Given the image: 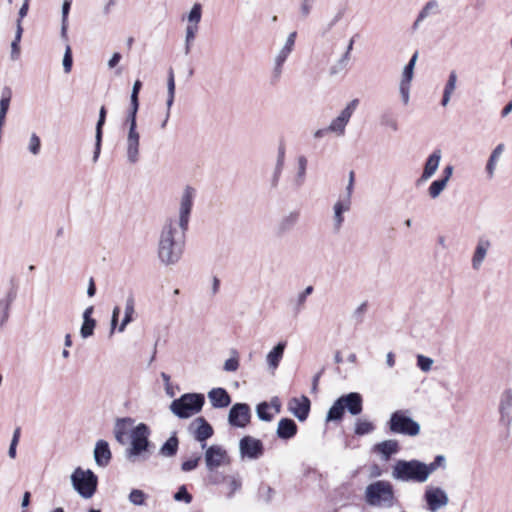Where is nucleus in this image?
Returning <instances> with one entry per match:
<instances>
[{"label": "nucleus", "mask_w": 512, "mask_h": 512, "mask_svg": "<svg viewBox=\"0 0 512 512\" xmlns=\"http://www.w3.org/2000/svg\"><path fill=\"white\" fill-rule=\"evenodd\" d=\"M196 195L194 187L185 186L179 198L177 219L167 218L161 228L157 253L160 262L165 266L177 264L183 255L185 235L189 229Z\"/></svg>", "instance_id": "obj_1"}, {"label": "nucleus", "mask_w": 512, "mask_h": 512, "mask_svg": "<svg viewBox=\"0 0 512 512\" xmlns=\"http://www.w3.org/2000/svg\"><path fill=\"white\" fill-rule=\"evenodd\" d=\"M365 501L370 506L387 509L399 504L393 485L384 480L375 481L366 487Z\"/></svg>", "instance_id": "obj_2"}, {"label": "nucleus", "mask_w": 512, "mask_h": 512, "mask_svg": "<svg viewBox=\"0 0 512 512\" xmlns=\"http://www.w3.org/2000/svg\"><path fill=\"white\" fill-rule=\"evenodd\" d=\"M150 429L145 423H139L130 433V447L126 450V457L131 462L145 461L150 456L151 443L149 441Z\"/></svg>", "instance_id": "obj_3"}, {"label": "nucleus", "mask_w": 512, "mask_h": 512, "mask_svg": "<svg viewBox=\"0 0 512 512\" xmlns=\"http://www.w3.org/2000/svg\"><path fill=\"white\" fill-rule=\"evenodd\" d=\"M392 477L402 482L424 483L427 481L426 464L413 460H398L392 469Z\"/></svg>", "instance_id": "obj_4"}, {"label": "nucleus", "mask_w": 512, "mask_h": 512, "mask_svg": "<svg viewBox=\"0 0 512 512\" xmlns=\"http://www.w3.org/2000/svg\"><path fill=\"white\" fill-rule=\"evenodd\" d=\"M205 404L201 393H185L170 404L171 412L180 419H187L199 413Z\"/></svg>", "instance_id": "obj_5"}, {"label": "nucleus", "mask_w": 512, "mask_h": 512, "mask_svg": "<svg viewBox=\"0 0 512 512\" xmlns=\"http://www.w3.org/2000/svg\"><path fill=\"white\" fill-rule=\"evenodd\" d=\"M408 413L407 410H397L391 414L387 422L391 433L411 437L420 433V424L413 420Z\"/></svg>", "instance_id": "obj_6"}, {"label": "nucleus", "mask_w": 512, "mask_h": 512, "mask_svg": "<svg viewBox=\"0 0 512 512\" xmlns=\"http://www.w3.org/2000/svg\"><path fill=\"white\" fill-rule=\"evenodd\" d=\"M71 482L81 497L89 499L97 490L98 478L92 470L77 467L71 475Z\"/></svg>", "instance_id": "obj_7"}, {"label": "nucleus", "mask_w": 512, "mask_h": 512, "mask_svg": "<svg viewBox=\"0 0 512 512\" xmlns=\"http://www.w3.org/2000/svg\"><path fill=\"white\" fill-rule=\"evenodd\" d=\"M204 460L206 469L210 472H216L221 466H227L231 464V457L227 450L221 445H211L205 450Z\"/></svg>", "instance_id": "obj_8"}, {"label": "nucleus", "mask_w": 512, "mask_h": 512, "mask_svg": "<svg viewBox=\"0 0 512 512\" xmlns=\"http://www.w3.org/2000/svg\"><path fill=\"white\" fill-rule=\"evenodd\" d=\"M297 37V32L293 31L291 32L283 47L280 49V51L277 53V55L274 58L273 61V69H272V81L278 82L282 76L283 73V67L284 63L286 62L289 55L292 53L294 46H295V40Z\"/></svg>", "instance_id": "obj_9"}, {"label": "nucleus", "mask_w": 512, "mask_h": 512, "mask_svg": "<svg viewBox=\"0 0 512 512\" xmlns=\"http://www.w3.org/2000/svg\"><path fill=\"white\" fill-rule=\"evenodd\" d=\"M358 104L359 100L353 99L346 105L340 114L329 124L328 130H330V133H335L337 136H343L345 134L346 126L349 123L350 118L355 112Z\"/></svg>", "instance_id": "obj_10"}, {"label": "nucleus", "mask_w": 512, "mask_h": 512, "mask_svg": "<svg viewBox=\"0 0 512 512\" xmlns=\"http://www.w3.org/2000/svg\"><path fill=\"white\" fill-rule=\"evenodd\" d=\"M239 451L242 459L256 460L263 456L264 445L259 439L244 436L239 441Z\"/></svg>", "instance_id": "obj_11"}, {"label": "nucleus", "mask_w": 512, "mask_h": 512, "mask_svg": "<svg viewBox=\"0 0 512 512\" xmlns=\"http://www.w3.org/2000/svg\"><path fill=\"white\" fill-rule=\"evenodd\" d=\"M190 434L194 439L201 443V447L206 448L207 439L213 436L214 430L204 417H197L188 427Z\"/></svg>", "instance_id": "obj_12"}, {"label": "nucleus", "mask_w": 512, "mask_h": 512, "mask_svg": "<svg viewBox=\"0 0 512 512\" xmlns=\"http://www.w3.org/2000/svg\"><path fill=\"white\" fill-rule=\"evenodd\" d=\"M424 499L427 503V508L431 512H436L445 507L449 498L447 493L440 487L428 486L424 493Z\"/></svg>", "instance_id": "obj_13"}, {"label": "nucleus", "mask_w": 512, "mask_h": 512, "mask_svg": "<svg viewBox=\"0 0 512 512\" xmlns=\"http://www.w3.org/2000/svg\"><path fill=\"white\" fill-rule=\"evenodd\" d=\"M251 419V410L246 403H235L229 411L228 422L233 427L244 428Z\"/></svg>", "instance_id": "obj_14"}, {"label": "nucleus", "mask_w": 512, "mask_h": 512, "mask_svg": "<svg viewBox=\"0 0 512 512\" xmlns=\"http://www.w3.org/2000/svg\"><path fill=\"white\" fill-rule=\"evenodd\" d=\"M125 148L128 163L136 164L140 158V133L138 130H128Z\"/></svg>", "instance_id": "obj_15"}, {"label": "nucleus", "mask_w": 512, "mask_h": 512, "mask_svg": "<svg viewBox=\"0 0 512 512\" xmlns=\"http://www.w3.org/2000/svg\"><path fill=\"white\" fill-rule=\"evenodd\" d=\"M311 402L305 395L301 397H293L288 402V410L299 421L303 422L308 418L310 412Z\"/></svg>", "instance_id": "obj_16"}, {"label": "nucleus", "mask_w": 512, "mask_h": 512, "mask_svg": "<svg viewBox=\"0 0 512 512\" xmlns=\"http://www.w3.org/2000/svg\"><path fill=\"white\" fill-rule=\"evenodd\" d=\"M300 219L299 211H290L288 214L283 215L275 226V234L278 237H283L290 233L297 225Z\"/></svg>", "instance_id": "obj_17"}, {"label": "nucleus", "mask_w": 512, "mask_h": 512, "mask_svg": "<svg viewBox=\"0 0 512 512\" xmlns=\"http://www.w3.org/2000/svg\"><path fill=\"white\" fill-rule=\"evenodd\" d=\"M442 158V152L440 149H435L426 159L423 172L417 183H423L429 180L437 171L440 161Z\"/></svg>", "instance_id": "obj_18"}, {"label": "nucleus", "mask_w": 512, "mask_h": 512, "mask_svg": "<svg viewBox=\"0 0 512 512\" xmlns=\"http://www.w3.org/2000/svg\"><path fill=\"white\" fill-rule=\"evenodd\" d=\"M17 297V287H12L7 291L4 297L0 299V328L5 325L10 316V309Z\"/></svg>", "instance_id": "obj_19"}, {"label": "nucleus", "mask_w": 512, "mask_h": 512, "mask_svg": "<svg viewBox=\"0 0 512 512\" xmlns=\"http://www.w3.org/2000/svg\"><path fill=\"white\" fill-rule=\"evenodd\" d=\"M341 404L344 409L351 415H359L363 409V399L362 396L357 392H350L346 395L339 397Z\"/></svg>", "instance_id": "obj_20"}, {"label": "nucleus", "mask_w": 512, "mask_h": 512, "mask_svg": "<svg viewBox=\"0 0 512 512\" xmlns=\"http://www.w3.org/2000/svg\"><path fill=\"white\" fill-rule=\"evenodd\" d=\"M112 459L109 444L105 440H98L94 448V460L99 467H107Z\"/></svg>", "instance_id": "obj_21"}, {"label": "nucleus", "mask_w": 512, "mask_h": 512, "mask_svg": "<svg viewBox=\"0 0 512 512\" xmlns=\"http://www.w3.org/2000/svg\"><path fill=\"white\" fill-rule=\"evenodd\" d=\"M298 431V427L294 420L290 418H282L278 422L276 434L282 440L293 438Z\"/></svg>", "instance_id": "obj_22"}, {"label": "nucleus", "mask_w": 512, "mask_h": 512, "mask_svg": "<svg viewBox=\"0 0 512 512\" xmlns=\"http://www.w3.org/2000/svg\"><path fill=\"white\" fill-rule=\"evenodd\" d=\"M106 120V109L104 106L100 108L99 111V119L96 124V131H95V149L93 153V162L96 163L98 161V158L101 153V144H102V135H103V126L105 124Z\"/></svg>", "instance_id": "obj_23"}, {"label": "nucleus", "mask_w": 512, "mask_h": 512, "mask_svg": "<svg viewBox=\"0 0 512 512\" xmlns=\"http://www.w3.org/2000/svg\"><path fill=\"white\" fill-rule=\"evenodd\" d=\"M208 398L214 408H225L230 405L231 398L224 388H213L208 392Z\"/></svg>", "instance_id": "obj_24"}, {"label": "nucleus", "mask_w": 512, "mask_h": 512, "mask_svg": "<svg viewBox=\"0 0 512 512\" xmlns=\"http://www.w3.org/2000/svg\"><path fill=\"white\" fill-rule=\"evenodd\" d=\"M491 246V243L488 239L480 238L477 242L474 254L472 256V267L475 270H478L483 261L485 260V257L487 255V252Z\"/></svg>", "instance_id": "obj_25"}, {"label": "nucleus", "mask_w": 512, "mask_h": 512, "mask_svg": "<svg viewBox=\"0 0 512 512\" xmlns=\"http://www.w3.org/2000/svg\"><path fill=\"white\" fill-rule=\"evenodd\" d=\"M94 312V307H87L82 315L83 323L80 328V335L82 338L87 339L94 334V329L96 327V320L92 318V314Z\"/></svg>", "instance_id": "obj_26"}, {"label": "nucleus", "mask_w": 512, "mask_h": 512, "mask_svg": "<svg viewBox=\"0 0 512 512\" xmlns=\"http://www.w3.org/2000/svg\"><path fill=\"white\" fill-rule=\"evenodd\" d=\"M286 341L279 342L266 356L269 369L276 370L283 358L286 348Z\"/></svg>", "instance_id": "obj_27"}, {"label": "nucleus", "mask_w": 512, "mask_h": 512, "mask_svg": "<svg viewBox=\"0 0 512 512\" xmlns=\"http://www.w3.org/2000/svg\"><path fill=\"white\" fill-rule=\"evenodd\" d=\"M374 451L381 454L384 460H389L393 454L399 451V444L393 439L384 440L374 446Z\"/></svg>", "instance_id": "obj_28"}, {"label": "nucleus", "mask_w": 512, "mask_h": 512, "mask_svg": "<svg viewBox=\"0 0 512 512\" xmlns=\"http://www.w3.org/2000/svg\"><path fill=\"white\" fill-rule=\"evenodd\" d=\"M457 80H458V76H457L456 71L455 70L450 71V73L448 75L447 82L443 89V95H442V99H441V105L443 107H446L449 104L452 94L454 93V91L456 89Z\"/></svg>", "instance_id": "obj_29"}, {"label": "nucleus", "mask_w": 512, "mask_h": 512, "mask_svg": "<svg viewBox=\"0 0 512 512\" xmlns=\"http://www.w3.org/2000/svg\"><path fill=\"white\" fill-rule=\"evenodd\" d=\"M351 203L348 199H339L333 207L334 210V227L339 230L344 222L343 213L349 211Z\"/></svg>", "instance_id": "obj_30"}, {"label": "nucleus", "mask_w": 512, "mask_h": 512, "mask_svg": "<svg viewBox=\"0 0 512 512\" xmlns=\"http://www.w3.org/2000/svg\"><path fill=\"white\" fill-rule=\"evenodd\" d=\"M284 160H285V148H284V146L281 145L278 148L276 165H275L272 177L270 179V186L273 189L277 188V186L279 184V180H280L283 168H284Z\"/></svg>", "instance_id": "obj_31"}, {"label": "nucleus", "mask_w": 512, "mask_h": 512, "mask_svg": "<svg viewBox=\"0 0 512 512\" xmlns=\"http://www.w3.org/2000/svg\"><path fill=\"white\" fill-rule=\"evenodd\" d=\"M134 313H135V300L132 295H129L125 302L124 318L122 319V322L120 323V325L118 327L119 332H123L125 330L126 326L134 320V318H133Z\"/></svg>", "instance_id": "obj_32"}, {"label": "nucleus", "mask_w": 512, "mask_h": 512, "mask_svg": "<svg viewBox=\"0 0 512 512\" xmlns=\"http://www.w3.org/2000/svg\"><path fill=\"white\" fill-rule=\"evenodd\" d=\"M503 151H504V144H502V143L498 144L492 151V153L488 159L487 165H486V172H487L489 178H492L494 176L497 161L500 158Z\"/></svg>", "instance_id": "obj_33"}, {"label": "nucleus", "mask_w": 512, "mask_h": 512, "mask_svg": "<svg viewBox=\"0 0 512 512\" xmlns=\"http://www.w3.org/2000/svg\"><path fill=\"white\" fill-rule=\"evenodd\" d=\"M132 422L133 420L128 417L116 420L114 426V436L120 444L124 443V438L127 435V423L131 424Z\"/></svg>", "instance_id": "obj_34"}, {"label": "nucleus", "mask_w": 512, "mask_h": 512, "mask_svg": "<svg viewBox=\"0 0 512 512\" xmlns=\"http://www.w3.org/2000/svg\"><path fill=\"white\" fill-rule=\"evenodd\" d=\"M223 480L227 482L228 491L226 495L228 498H232L242 487V479L239 474L227 475V477H223Z\"/></svg>", "instance_id": "obj_35"}, {"label": "nucleus", "mask_w": 512, "mask_h": 512, "mask_svg": "<svg viewBox=\"0 0 512 512\" xmlns=\"http://www.w3.org/2000/svg\"><path fill=\"white\" fill-rule=\"evenodd\" d=\"M276 495V491L269 484L262 482L257 491V497L260 501L269 504Z\"/></svg>", "instance_id": "obj_36"}, {"label": "nucleus", "mask_w": 512, "mask_h": 512, "mask_svg": "<svg viewBox=\"0 0 512 512\" xmlns=\"http://www.w3.org/2000/svg\"><path fill=\"white\" fill-rule=\"evenodd\" d=\"M179 441L176 435H172L160 448V454L164 457H172L178 451Z\"/></svg>", "instance_id": "obj_37"}, {"label": "nucleus", "mask_w": 512, "mask_h": 512, "mask_svg": "<svg viewBox=\"0 0 512 512\" xmlns=\"http://www.w3.org/2000/svg\"><path fill=\"white\" fill-rule=\"evenodd\" d=\"M12 91L10 88L5 87L2 90L0 99V124L5 122L6 114L9 109Z\"/></svg>", "instance_id": "obj_38"}, {"label": "nucleus", "mask_w": 512, "mask_h": 512, "mask_svg": "<svg viewBox=\"0 0 512 512\" xmlns=\"http://www.w3.org/2000/svg\"><path fill=\"white\" fill-rule=\"evenodd\" d=\"M73 0H64L62 4V18H61V37L65 41L68 40V16Z\"/></svg>", "instance_id": "obj_39"}, {"label": "nucleus", "mask_w": 512, "mask_h": 512, "mask_svg": "<svg viewBox=\"0 0 512 512\" xmlns=\"http://www.w3.org/2000/svg\"><path fill=\"white\" fill-rule=\"evenodd\" d=\"M188 27H199V23L202 18V6L199 3H195L190 12L187 15Z\"/></svg>", "instance_id": "obj_40"}, {"label": "nucleus", "mask_w": 512, "mask_h": 512, "mask_svg": "<svg viewBox=\"0 0 512 512\" xmlns=\"http://www.w3.org/2000/svg\"><path fill=\"white\" fill-rule=\"evenodd\" d=\"M167 94L166 108L171 110L175 98V78L172 68H170L168 71Z\"/></svg>", "instance_id": "obj_41"}, {"label": "nucleus", "mask_w": 512, "mask_h": 512, "mask_svg": "<svg viewBox=\"0 0 512 512\" xmlns=\"http://www.w3.org/2000/svg\"><path fill=\"white\" fill-rule=\"evenodd\" d=\"M344 411L345 409L338 398L328 410L326 421H340L343 418Z\"/></svg>", "instance_id": "obj_42"}, {"label": "nucleus", "mask_w": 512, "mask_h": 512, "mask_svg": "<svg viewBox=\"0 0 512 512\" xmlns=\"http://www.w3.org/2000/svg\"><path fill=\"white\" fill-rule=\"evenodd\" d=\"M417 58H418V52H415L412 55L409 62L407 63V65L404 67L400 83L411 84V81L413 79V74H414V67H415Z\"/></svg>", "instance_id": "obj_43"}, {"label": "nucleus", "mask_w": 512, "mask_h": 512, "mask_svg": "<svg viewBox=\"0 0 512 512\" xmlns=\"http://www.w3.org/2000/svg\"><path fill=\"white\" fill-rule=\"evenodd\" d=\"M23 34V27L20 23L16 27L15 37L11 43V59L17 60L20 56V41Z\"/></svg>", "instance_id": "obj_44"}, {"label": "nucleus", "mask_w": 512, "mask_h": 512, "mask_svg": "<svg viewBox=\"0 0 512 512\" xmlns=\"http://www.w3.org/2000/svg\"><path fill=\"white\" fill-rule=\"evenodd\" d=\"M374 429L375 426L372 422L368 420L357 419L354 432L356 435L363 436L372 433Z\"/></svg>", "instance_id": "obj_45"}, {"label": "nucleus", "mask_w": 512, "mask_h": 512, "mask_svg": "<svg viewBox=\"0 0 512 512\" xmlns=\"http://www.w3.org/2000/svg\"><path fill=\"white\" fill-rule=\"evenodd\" d=\"M139 109V102H131L130 101V108L128 111L126 123L129 126L128 130H137V112Z\"/></svg>", "instance_id": "obj_46"}, {"label": "nucleus", "mask_w": 512, "mask_h": 512, "mask_svg": "<svg viewBox=\"0 0 512 512\" xmlns=\"http://www.w3.org/2000/svg\"><path fill=\"white\" fill-rule=\"evenodd\" d=\"M147 498L148 495L140 489H132L128 496L130 503L135 506L145 505Z\"/></svg>", "instance_id": "obj_47"}, {"label": "nucleus", "mask_w": 512, "mask_h": 512, "mask_svg": "<svg viewBox=\"0 0 512 512\" xmlns=\"http://www.w3.org/2000/svg\"><path fill=\"white\" fill-rule=\"evenodd\" d=\"M306 168H307V159L305 156L298 157V172L295 179V183L298 187L302 186L305 181L306 176Z\"/></svg>", "instance_id": "obj_48"}, {"label": "nucleus", "mask_w": 512, "mask_h": 512, "mask_svg": "<svg viewBox=\"0 0 512 512\" xmlns=\"http://www.w3.org/2000/svg\"><path fill=\"white\" fill-rule=\"evenodd\" d=\"M199 27H186L185 30V47L184 52L188 55L191 51V46L196 38Z\"/></svg>", "instance_id": "obj_49"}, {"label": "nucleus", "mask_w": 512, "mask_h": 512, "mask_svg": "<svg viewBox=\"0 0 512 512\" xmlns=\"http://www.w3.org/2000/svg\"><path fill=\"white\" fill-rule=\"evenodd\" d=\"M447 182L442 179H437L431 183L428 188V194L432 199H436L446 188Z\"/></svg>", "instance_id": "obj_50"}, {"label": "nucleus", "mask_w": 512, "mask_h": 512, "mask_svg": "<svg viewBox=\"0 0 512 512\" xmlns=\"http://www.w3.org/2000/svg\"><path fill=\"white\" fill-rule=\"evenodd\" d=\"M232 356L224 363L223 369L226 372H235L239 368V356L237 350L231 351Z\"/></svg>", "instance_id": "obj_51"}, {"label": "nucleus", "mask_w": 512, "mask_h": 512, "mask_svg": "<svg viewBox=\"0 0 512 512\" xmlns=\"http://www.w3.org/2000/svg\"><path fill=\"white\" fill-rule=\"evenodd\" d=\"M512 410V392L505 391L501 397L499 412H511Z\"/></svg>", "instance_id": "obj_52"}, {"label": "nucleus", "mask_w": 512, "mask_h": 512, "mask_svg": "<svg viewBox=\"0 0 512 512\" xmlns=\"http://www.w3.org/2000/svg\"><path fill=\"white\" fill-rule=\"evenodd\" d=\"M28 150L34 156H36V155H38L40 153V150H41V140H40L39 136L36 133H32L31 136H30L29 144H28Z\"/></svg>", "instance_id": "obj_53"}, {"label": "nucleus", "mask_w": 512, "mask_h": 512, "mask_svg": "<svg viewBox=\"0 0 512 512\" xmlns=\"http://www.w3.org/2000/svg\"><path fill=\"white\" fill-rule=\"evenodd\" d=\"M269 405L267 402H262L257 405L256 412L260 420L269 422L273 416L268 412Z\"/></svg>", "instance_id": "obj_54"}, {"label": "nucleus", "mask_w": 512, "mask_h": 512, "mask_svg": "<svg viewBox=\"0 0 512 512\" xmlns=\"http://www.w3.org/2000/svg\"><path fill=\"white\" fill-rule=\"evenodd\" d=\"M349 59L347 55H342V57L331 66L330 68V75H337L338 73L344 71L348 65Z\"/></svg>", "instance_id": "obj_55"}, {"label": "nucleus", "mask_w": 512, "mask_h": 512, "mask_svg": "<svg viewBox=\"0 0 512 512\" xmlns=\"http://www.w3.org/2000/svg\"><path fill=\"white\" fill-rule=\"evenodd\" d=\"M438 7V3L435 1V0H431L429 2L426 3V5L423 7V9L420 11L418 17H417V20L415 22V25L422 21L423 19H425L429 14L430 12L433 10V9H436Z\"/></svg>", "instance_id": "obj_56"}, {"label": "nucleus", "mask_w": 512, "mask_h": 512, "mask_svg": "<svg viewBox=\"0 0 512 512\" xmlns=\"http://www.w3.org/2000/svg\"><path fill=\"white\" fill-rule=\"evenodd\" d=\"M444 463L445 457L443 455H437L433 462L426 464L427 477L429 478V476L439 467L443 466Z\"/></svg>", "instance_id": "obj_57"}, {"label": "nucleus", "mask_w": 512, "mask_h": 512, "mask_svg": "<svg viewBox=\"0 0 512 512\" xmlns=\"http://www.w3.org/2000/svg\"><path fill=\"white\" fill-rule=\"evenodd\" d=\"M174 499L176 501H184L186 504H189L192 501V495L187 491L186 486L182 485L174 494Z\"/></svg>", "instance_id": "obj_58"}, {"label": "nucleus", "mask_w": 512, "mask_h": 512, "mask_svg": "<svg viewBox=\"0 0 512 512\" xmlns=\"http://www.w3.org/2000/svg\"><path fill=\"white\" fill-rule=\"evenodd\" d=\"M433 360L424 355L417 356V366L423 371L428 372L431 370Z\"/></svg>", "instance_id": "obj_59"}, {"label": "nucleus", "mask_w": 512, "mask_h": 512, "mask_svg": "<svg viewBox=\"0 0 512 512\" xmlns=\"http://www.w3.org/2000/svg\"><path fill=\"white\" fill-rule=\"evenodd\" d=\"M368 308V303L362 302L354 311L352 314V317L356 320L357 323L363 322L364 314L366 313Z\"/></svg>", "instance_id": "obj_60"}, {"label": "nucleus", "mask_w": 512, "mask_h": 512, "mask_svg": "<svg viewBox=\"0 0 512 512\" xmlns=\"http://www.w3.org/2000/svg\"><path fill=\"white\" fill-rule=\"evenodd\" d=\"M72 52L69 45L66 46L64 57H63V68L66 73H69L72 69Z\"/></svg>", "instance_id": "obj_61"}, {"label": "nucleus", "mask_w": 512, "mask_h": 512, "mask_svg": "<svg viewBox=\"0 0 512 512\" xmlns=\"http://www.w3.org/2000/svg\"><path fill=\"white\" fill-rule=\"evenodd\" d=\"M200 459H201L200 456H196L192 459H188V460L184 461L181 465L182 471L189 472V471L194 470L198 466Z\"/></svg>", "instance_id": "obj_62"}, {"label": "nucleus", "mask_w": 512, "mask_h": 512, "mask_svg": "<svg viewBox=\"0 0 512 512\" xmlns=\"http://www.w3.org/2000/svg\"><path fill=\"white\" fill-rule=\"evenodd\" d=\"M307 298L300 292L293 301V310L295 313L301 312L306 304Z\"/></svg>", "instance_id": "obj_63"}, {"label": "nucleus", "mask_w": 512, "mask_h": 512, "mask_svg": "<svg viewBox=\"0 0 512 512\" xmlns=\"http://www.w3.org/2000/svg\"><path fill=\"white\" fill-rule=\"evenodd\" d=\"M315 1L316 0H302L301 5H300V13L303 18H306L309 16Z\"/></svg>", "instance_id": "obj_64"}]
</instances>
